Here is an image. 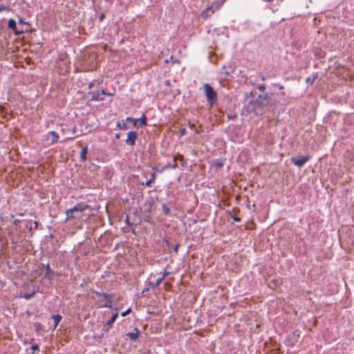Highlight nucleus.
<instances>
[{
    "instance_id": "obj_12",
    "label": "nucleus",
    "mask_w": 354,
    "mask_h": 354,
    "mask_svg": "<svg viewBox=\"0 0 354 354\" xmlns=\"http://www.w3.org/2000/svg\"><path fill=\"white\" fill-rule=\"evenodd\" d=\"M164 279H165V276H162L161 277H159L156 281H155V282L150 281L149 282V286L152 288H155L157 286H158L162 282Z\"/></svg>"
},
{
    "instance_id": "obj_8",
    "label": "nucleus",
    "mask_w": 354,
    "mask_h": 354,
    "mask_svg": "<svg viewBox=\"0 0 354 354\" xmlns=\"http://www.w3.org/2000/svg\"><path fill=\"white\" fill-rule=\"evenodd\" d=\"M59 138V135L57 132L54 131H49L46 134V140H50L51 144H55L57 142Z\"/></svg>"
},
{
    "instance_id": "obj_26",
    "label": "nucleus",
    "mask_w": 354,
    "mask_h": 354,
    "mask_svg": "<svg viewBox=\"0 0 354 354\" xmlns=\"http://www.w3.org/2000/svg\"><path fill=\"white\" fill-rule=\"evenodd\" d=\"M127 120L129 121V122H133L134 125L136 124V121H137L136 119L131 118V117H127Z\"/></svg>"
},
{
    "instance_id": "obj_10",
    "label": "nucleus",
    "mask_w": 354,
    "mask_h": 354,
    "mask_svg": "<svg viewBox=\"0 0 354 354\" xmlns=\"http://www.w3.org/2000/svg\"><path fill=\"white\" fill-rule=\"evenodd\" d=\"M45 268H46L45 277L50 280L53 279L55 274L53 270H51L49 264H47L45 266Z\"/></svg>"
},
{
    "instance_id": "obj_3",
    "label": "nucleus",
    "mask_w": 354,
    "mask_h": 354,
    "mask_svg": "<svg viewBox=\"0 0 354 354\" xmlns=\"http://www.w3.org/2000/svg\"><path fill=\"white\" fill-rule=\"evenodd\" d=\"M204 91L207 100L210 105H213L217 102L216 93L213 88L209 84H204Z\"/></svg>"
},
{
    "instance_id": "obj_29",
    "label": "nucleus",
    "mask_w": 354,
    "mask_h": 354,
    "mask_svg": "<svg viewBox=\"0 0 354 354\" xmlns=\"http://www.w3.org/2000/svg\"><path fill=\"white\" fill-rule=\"evenodd\" d=\"M186 133V129L185 128L180 129V135L181 136H184Z\"/></svg>"
},
{
    "instance_id": "obj_6",
    "label": "nucleus",
    "mask_w": 354,
    "mask_h": 354,
    "mask_svg": "<svg viewBox=\"0 0 354 354\" xmlns=\"http://www.w3.org/2000/svg\"><path fill=\"white\" fill-rule=\"evenodd\" d=\"M308 160H309L308 156H301L299 158H291L292 162L295 165H296L299 167H303Z\"/></svg>"
},
{
    "instance_id": "obj_43",
    "label": "nucleus",
    "mask_w": 354,
    "mask_h": 354,
    "mask_svg": "<svg viewBox=\"0 0 354 354\" xmlns=\"http://www.w3.org/2000/svg\"><path fill=\"white\" fill-rule=\"evenodd\" d=\"M0 221H2V218H1V216H0Z\"/></svg>"
},
{
    "instance_id": "obj_17",
    "label": "nucleus",
    "mask_w": 354,
    "mask_h": 354,
    "mask_svg": "<svg viewBox=\"0 0 354 354\" xmlns=\"http://www.w3.org/2000/svg\"><path fill=\"white\" fill-rule=\"evenodd\" d=\"M52 318L54 319V322H55L54 328H55L57 326L59 322L61 321L62 317L60 315L57 314V315H52Z\"/></svg>"
},
{
    "instance_id": "obj_18",
    "label": "nucleus",
    "mask_w": 354,
    "mask_h": 354,
    "mask_svg": "<svg viewBox=\"0 0 354 354\" xmlns=\"http://www.w3.org/2000/svg\"><path fill=\"white\" fill-rule=\"evenodd\" d=\"M117 317H118V313H117L113 314L111 317L110 318V319H109L106 322L105 326H111L115 322V320L116 319Z\"/></svg>"
},
{
    "instance_id": "obj_23",
    "label": "nucleus",
    "mask_w": 354,
    "mask_h": 354,
    "mask_svg": "<svg viewBox=\"0 0 354 354\" xmlns=\"http://www.w3.org/2000/svg\"><path fill=\"white\" fill-rule=\"evenodd\" d=\"M32 351H39V346L37 344L32 345L30 348ZM32 354H34V352H32Z\"/></svg>"
},
{
    "instance_id": "obj_39",
    "label": "nucleus",
    "mask_w": 354,
    "mask_h": 354,
    "mask_svg": "<svg viewBox=\"0 0 354 354\" xmlns=\"http://www.w3.org/2000/svg\"><path fill=\"white\" fill-rule=\"evenodd\" d=\"M216 166H218V167H221V166L223 165V164H222V163H220V162H218V163H216Z\"/></svg>"
},
{
    "instance_id": "obj_4",
    "label": "nucleus",
    "mask_w": 354,
    "mask_h": 354,
    "mask_svg": "<svg viewBox=\"0 0 354 354\" xmlns=\"http://www.w3.org/2000/svg\"><path fill=\"white\" fill-rule=\"evenodd\" d=\"M94 293L99 296V297H103L104 299V301L102 300H98L97 303L99 305V307L100 308H112V295H109L107 293H101L97 291H95Z\"/></svg>"
},
{
    "instance_id": "obj_15",
    "label": "nucleus",
    "mask_w": 354,
    "mask_h": 354,
    "mask_svg": "<svg viewBox=\"0 0 354 354\" xmlns=\"http://www.w3.org/2000/svg\"><path fill=\"white\" fill-rule=\"evenodd\" d=\"M88 152L87 147H84L82 149L80 154V159L81 161H84L86 160V156Z\"/></svg>"
},
{
    "instance_id": "obj_32",
    "label": "nucleus",
    "mask_w": 354,
    "mask_h": 354,
    "mask_svg": "<svg viewBox=\"0 0 354 354\" xmlns=\"http://www.w3.org/2000/svg\"><path fill=\"white\" fill-rule=\"evenodd\" d=\"M233 218L235 221H240V218L239 217H236V216H233Z\"/></svg>"
},
{
    "instance_id": "obj_14",
    "label": "nucleus",
    "mask_w": 354,
    "mask_h": 354,
    "mask_svg": "<svg viewBox=\"0 0 354 354\" xmlns=\"http://www.w3.org/2000/svg\"><path fill=\"white\" fill-rule=\"evenodd\" d=\"M250 104L252 106L253 109H256L262 105L261 102H259V100L257 99L250 100Z\"/></svg>"
},
{
    "instance_id": "obj_24",
    "label": "nucleus",
    "mask_w": 354,
    "mask_h": 354,
    "mask_svg": "<svg viewBox=\"0 0 354 354\" xmlns=\"http://www.w3.org/2000/svg\"><path fill=\"white\" fill-rule=\"evenodd\" d=\"M131 308H129L128 309H127L125 311H124L123 313H122L121 314V316L122 317H124L126 316L127 315H128L130 312H131Z\"/></svg>"
},
{
    "instance_id": "obj_37",
    "label": "nucleus",
    "mask_w": 354,
    "mask_h": 354,
    "mask_svg": "<svg viewBox=\"0 0 354 354\" xmlns=\"http://www.w3.org/2000/svg\"><path fill=\"white\" fill-rule=\"evenodd\" d=\"M75 129H76V127H74L73 128V130H72V133H75Z\"/></svg>"
},
{
    "instance_id": "obj_1",
    "label": "nucleus",
    "mask_w": 354,
    "mask_h": 354,
    "mask_svg": "<svg viewBox=\"0 0 354 354\" xmlns=\"http://www.w3.org/2000/svg\"><path fill=\"white\" fill-rule=\"evenodd\" d=\"M224 3V0H219L213 2L211 5L207 6L205 10H203L201 16L203 19H206L209 17L215 11L219 10Z\"/></svg>"
},
{
    "instance_id": "obj_9",
    "label": "nucleus",
    "mask_w": 354,
    "mask_h": 354,
    "mask_svg": "<svg viewBox=\"0 0 354 354\" xmlns=\"http://www.w3.org/2000/svg\"><path fill=\"white\" fill-rule=\"evenodd\" d=\"M8 27L12 29V30H14L15 32V34L18 35L19 34H21L22 32L21 31H18L17 30V24H16V21L12 19H9L8 21Z\"/></svg>"
},
{
    "instance_id": "obj_35",
    "label": "nucleus",
    "mask_w": 354,
    "mask_h": 354,
    "mask_svg": "<svg viewBox=\"0 0 354 354\" xmlns=\"http://www.w3.org/2000/svg\"><path fill=\"white\" fill-rule=\"evenodd\" d=\"M104 14L100 15V20H101V21H102V20L104 19Z\"/></svg>"
},
{
    "instance_id": "obj_31",
    "label": "nucleus",
    "mask_w": 354,
    "mask_h": 354,
    "mask_svg": "<svg viewBox=\"0 0 354 354\" xmlns=\"http://www.w3.org/2000/svg\"><path fill=\"white\" fill-rule=\"evenodd\" d=\"M274 86H277L279 89H283L284 86L283 85H281V84H275Z\"/></svg>"
},
{
    "instance_id": "obj_33",
    "label": "nucleus",
    "mask_w": 354,
    "mask_h": 354,
    "mask_svg": "<svg viewBox=\"0 0 354 354\" xmlns=\"http://www.w3.org/2000/svg\"><path fill=\"white\" fill-rule=\"evenodd\" d=\"M165 243H166V245H167L168 247H171V246H172V245H171V244L169 243V242L167 240H166V241H165Z\"/></svg>"
},
{
    "instance_id": "obj_34",
    "label": "nucleus",
    "mask_w": 354,
    "mask_h": 354,
    "mask_svg": "<svg viewBox=\"0 0 354 354\" xmlns=\"http://www.w3.org/2000/svg\"><path fill=\"white\" fill-rule=\"evenodd\" d=\"M169 274V272H167V271L165 270V271H164V274H163V275H162V276H165V277H166L167 275H168Z\"/></svg>"
},
{
    "instance_id": "obj_30",
    "label": "nucleus",
    "mask_w": 354,
    "mask_h": 354,
    "mask_svg": "<svg viewBox=\"0 0 354 354\" xmlns=\"http://www.w3.org/2000/svg\"><path fill=\"white\" fill-rule=\"evenodd\" d=\"M10 10V9L8 8V7H4L3 6L0 4V12L2 10Z\"/></svg>"
},
{
    "instance_id": "obj_27",
    "label": "nucleus",
    "mask_w": 354,
    "mask_h": 354,
    "mask_svg": "<svg viewBox=\"0 0 354 354\" xmlns=\"http://www.w3.org/2000/svg\"><path fill=\"white\" fill-rule=\"evenodd\" d=\"M236 117H237V116H236V114H232V115H227V118H228V119H230V120H234V119L236 118Z\"/></svg>"
},
{
    "instance_id": "obj_16",
    "label": "nucleus",
    "mask_w": 354,
    "mask_h": 354,
    "mask_svg": "<svg viewBox=\"0 0 354 354\" xmlns=\"http://www.w3.org/2000/svg\"><path fill=\"white\" fill-rule=\"evenodd\" d=\"M155 179H156V173L153 172L151 174L150 178L148 179V180H147L145 183H142V185H145V186H149L151 183L155 181Z\"/></svg>"
},
{
    "instance_id": "obj_40",
    "label": "nucleus",
    "mask_w": 354,
    "mask_h": 354,
    "mask_svg": "<svg viewBox=\"0 0 354 354\" xmlns=\"http://www.w3.org/2000/svg\"><path fill=\"white\" fill-rule=\"evenodd\" d=\"M106 95H109V96H112L113 94V93H106V94H105Z\"/></svg>"
},
{
    "instance_id": "obj_11",
    "label": "nucleus",
    "mask_w": 354,
    "mask_h": 354,
    "mask_svg": "<svg viewBox=\"0 0 354 354\" xmlns=\"http://www.w3.org/2000/svg\"><path fill=\"white\" fill-rule=\"evenodd\" d=\"M319 75L317 73H314L311 76L306 78V82L309 84H313V82L318 78Z\"/></svg>"
},
{
    "instance_id": "obj_13",
    "label": "nucleus",
    "mask_w": 354,
    "mask_h": 354,
    "mask_svg": "<svg viewBox=\"0 0 354 354\" xmlns=\"http://www.w3.org/2000/svg\"><path fill=\"white\" fill-rule=\"evenodd\" d=\"M139 334V330L137 328H134V332H131L127 333V336L130 338L131 340H136L138 338Z\"/></svg>"
},
{
    "instance_id": "obj_21",
    "label": "nucleus",
    "mask_w": 354,
    "mask_h": 354,
    "mask_svg": "<svg viewBox=\"0 0 354 354\" xmlns=\"http://www.w3.org/2000/svg\"><path fill=\"white\" fill-rule=\"evenodd\" d=\"M139 122H140V125L146 126L147 125L146 117L144 115H142V116L139 119Z\"/></svg>"
},
{
    "instance_id": "obj_36",
    "label": "nucleus",
    "mask_w": 354,
    "mask_h": 354,
    "mask_svg": "<svg viewBox=\"0 0 354 354\" xmlns=\"http://www.w3.org/2000/svg\"><path fill=\"white\" fill-rule=\"evenodd\" d=\"M31 296H32L31 295H27L25 296V298L30 299L31 297Z\"/></svg>"
},
{
    "instance_id": "obj_38",
    "label": "nucleus",
    "mask_w": 354,
    "mask_h": 354,
    "mask_svg": "<svg viewBox=\"0 0 354 354\" xmlns=\"http://www.w3.org/2000/svg\"><path fill=\"white\" fill-rule=\"evenodd\" d=\"M189 126L191 129H192L194 127V124H191L190 122H189Z\"/></svg>"
},
{
    "instance_id": "obj_19",
    "label": "nucleus",
    "mask_w": 354,
    "mask_h": 354,
    "mask_svg": "<svg viewBox=\"0 0 354 354\" xmlns=\"http://www.w3.org/2000/svg\"><path fill=\"white\" fill-rule=\"evenodd\" d=\"M257 99L259 100V102H261V103H262L263 101H265V100H267L269 99V95L268 93H266L264 95H259Z\"/></svg>"
},
{
    "instance_id": "obj_28",
    "label": "nucleus",
    "mask_w": 354,
    "mask_h": 354,
    "mask_svg": "<svg viewBox=\"0 0 354 354\" xmlns=\"http://www.w3.org/2000/svg\"><path fill=\"white\" fill-rule=\"evenodd\" d=\"M173 248H174V250L175 251L176 253L178 252V247H179V245H172L171 246Z\"/></svg>"
},
{
    "instance_id": "obj_22",
    "label": "nucleus",
    "mask_w": 354,
    "mask_h": 354,
    "mask_svg": "<svg viewBox=\"0 0 354 354\" xmlns=\"http://www.w3.org/2000/svg\"><path fill=\"white\" fill-rule=\"evenodd\" d=\"M162 211H163V212H164L165 214H169V213L170 209H169V208L167 205H162Z\"/></svg>"
},
{
    "instance_id": "obj_25",
    "label": "nucleus",
    "mask_w": 354,
    "mask_h": 354,
    "mask_svg": "<svg viewBox=\"0 0 354 354\" xmlns=\"http://www.w3.org/2000/svg\"><path fill=\"white\" fill-rule=\"evenodd\" d=\"M266 85H264V84H262V85H260L258 86V89L261 92H263L266 90Z\"/></svg>"
},
{
    "instance_id": "obj_41",
    "label": "nucleus",
    "mask_w": 354,
    "mask_h": 354,
    "mask_svg": "<svg viewBox=\"0 0 354 354\" xmlns=\"http://www.w3.org/2000/svg\"><path fill=\"white\" fill-rule=\"evenodd\" d=\"M115 137L116 139H118L120 138V134H116Z\"/></svg>"
},
{
    "instance_id": "obj_42",
    "label": "nucleus",
    "mask_w": 354,
    "mask_h": 354,
    "mask_svg": "<svg viewBox=\"0 0 354 354\" xmlns=\"http://www.w3.org/2000/svg\"><path fill=\"white\" fill-rule=\"evenodd\" d=\"M261 80H262L263 81H264V80H266V77H265L264 76H262V77H261Z\"/></svg>"
},
{
    "instance_id": "obj_7",
    "label": "nucleus",
    "mask_w": 354,
    "mask_h": 354,
    "mask_svg": "<svg viewBox=\"0 0 354 354\" xmlns=\"http://www.w3.org/2000/svg\"><path fill=\"white\" fill-rule=\"evenodd\" d=\"M137 139V133L134 131H129L127 134V138L125 142L127 145L134 146Z\"/></svg>"
},
{
    "instance_id": "obj_2",
    "label": "nucleus",
    "mask_w": 354,
    "mask_h": 354,
    "mask_svg": "<svg viewBox=\"0 0 354 354\" xmlns=\"http://www.w3.org/2000/svg\"><path fill=\"white\" fill-rule=\"evenodd\" d=\"M89 208V205L84 203H77L73 207L66 210V220L74 218V213H81Z\"/></svg>"
},
{
    "instance_id": "obj_5",
    "label": "nucleus",
    "mask_w": 354,
    "mask_h": 354,
    "mask_svg": "<svg viewBox=\"0 0 354 354\" xmlns=\"http://www.w3.org/2000/svg\"><path fill=\"white\" fill-rule=\"evenodd\" d=\"M89 94L91 96V101H102L104 100V97H102V95H105L106 92L104 89H102L97 91L90 92Z\"/></svg>"
},
{
    "instance_id": "obj_20",
    "label": "nucleus",
    "mask_w": 354,
    "mask_h": 354,
    "mask_svg": "<svg viewBox=\"0 0 354 354\" xmlns=\"http://www.w3.org/2000/svg\"><path fill=\"white\" fill-rule=\"evenodd\" d=\"M116 127L120 129H127V125L124 122H118L116 124Z\"/></svg>"
}]
</instances>
